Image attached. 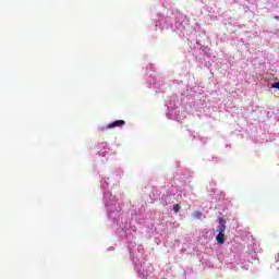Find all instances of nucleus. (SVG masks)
Instances as JSON below:
<instances>
[{
  "label": "nucleus",
  "instance_id": "423d86ee",
  "mask_svg": "<svg viewBox=\"0 0 279 279\" xmlns=\"http://www.w3.org/2000/svg\"><path fill=\"white\" fill-rule=\"evenodd\" d=\"M196 215H197L198 217H201V216H202V213L198 211Z\"/></svg>",
  "mask_w": 279,
  "mask_h": 279
},
{
  "label": "nucleus",
  "instance_id": "f257e3e1",
  "mask_svg": "<svg viewBox=\"0 0 279 279\" xmlns=\"http://www.w3.org/2000/svg\"><path fill=\"white\" fill-rule=\"evenodd\" d=\"M121 125H125V122L123 120H117L114 122H111L108 124V129L112 130V128H121Z\"/></svg>",
  "mask_w": 279,
  "mask_h": 279
},
{
  "label": "nucleus",
  "instance_id": "0eeeda50",
  "mask_svg": "<svg viewBox=\"0 0 279 279\" xmlns=\"http://www.w3.org/2000/svg\"><path fill=\"white\" fill-rule=\"evenodd\" d=\"M275 19H276V21H279V16L277 15V16H275Z\"/></svg>",
  "mask_w": 279,
  "mask_h": 279
},
{
  "label": "nucleus",
  "instance_id": "f03ea898",
  "mask_svg": "<svg viewBox=\"0 0 279 279\" xmlns=\"http://www.w3.org/2000/svg\"><path fill=\"white\" fill-rule=\"evenodd\" d=\"M219 233L223 234L226 232V220H220L217 227Z\"/></svg>",
  "mask_w": 279,
  "mask_h": 279
},
{
  "label": "nucleus",
  "instance_id": "20e7f679",
  "mask_svg": "<svg viewBox=\"0 0 279 279\" xmlns=\"http://www.w3.org/2000/svg\"><path fill=\"white\" fill-rule=\"evenodd\" d=\"M180 204H175L174 206H173V210H174V213H180Z\"/></svg>",
  "mask_w": 279,
  "mask_h": 279
},
{
  "label": "nucleus",
  "instance_id": "7ed1b4c3",
  "mask_svg": "<svg viewBox=\"0 0 279 279\" xmlns=\"http://www.w3.org/2000/svg\"><path fill=\"white\" fill-rule=\"evenodd\" d=\"M216 240L218 243H220L222 245V243H226V234L225 233H218V235L216 236Z\"/></svg>",
  "mask_w": 279,
  "mask_h": 279
},
{
  "label": "nucleus",
  "instance_id": "39448f33",
  "mask_svg": "<svg viewBox=\"0 0 279 279\" xmlns=\"http://www.w3.org/2000/svg\"><path fill=\"white\" fill-rule=\"evenodd\" d=\"M271 88H278V89H279V82L274 83V84L271 85Z\"/></svg>",
  "mask_w": 279,
  "mask_h": 279
}]
</instances>
